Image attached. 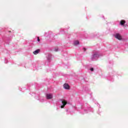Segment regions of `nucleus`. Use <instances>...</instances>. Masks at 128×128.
<instances>
[{
    "label": "nucleus",
    "mask_w": 128,
    "mask_h": 128,
    "mask_svg": "<svg viewBox=\"0 0 128 128\" xmlns=\"http://www.w3.org/2000/svg\"><path fill=\"white\" fill-rule=\"evenodd\" d=\"M81 108H80V110L82 114H88V112H90L92 108L86 105L84 106H82V104H80Z\"/></svg>",
    "instance_id": "f257e3e1"
},
{
    "label": "nucleus",
    "mask_w": 128,
    "mask_h": 128,
    "mask_svg": "<svg viewBox=\"0 0 128 128\" xmlns=\"http://www.w3.org/2000/svg\"><path fill=\"white\" fill-rule=\"evenodd\" d=\"M58 104H59V106L61 108H64L66 105V104H68V102L64 100L60 99L58 101Z\"/></svg>",
    "instance_id": "f03ea898"
},
{
    "label": "nucleus",
    "mask_w": 128,
    "mask_h": 128,
    "mask_svg": "<svg viewBox=\"0 0 128 128\" xmlns=\"http://www.w3.org/2000/svg\"><path fill=\"white\" fill-rule=\"evenodd\" d=\"M100 56V54L98 52H96L94 54L92 57L91 60H96Z\"/></svg>",
    "instance_id": "7ed1b4c3"
},
{
    "label": "nucleus",
    "mask_w": 128,
    "mask_h": 128,
    "mask_svg": "<svg viewBox=\"0 0 128 128\" xmlns=\"http://www.w3.org/2000/svg\"><path fill=\"white\" fill-rule=\"evenodd\" d=\"M114 36L116 38L119 40H121L122 36L119 34H116V35H114Z\"/></svg>",
    "instance_id": "20e7f679"
},
{
    "label": "nucleus",
    "mask_w": 128,
    "mask_h": 128,
    "mask_svg": "<svg viewBox=\"0 0 128 128\" xmlns=\"http://www.w3.org/2000/svg\"><path fill=\"white\" fill-rule=\"evenodd\" d=\"M64 90H70V85H68V84L65 83L64 84Z\"/></svg>",
    "instance_id": "39448f33"
},
{
    "label": "nucleus",
    "mask_w": 128,
    "mask_h": 128,
    "mask_svg": "<svg viewBox=\"0 0 128 128\" xmlns=\"http://www.w3.org/2000/svg\"><path fill=\"white\" fill-rule=\"evenodd\" d=\"M46 58L48 62H50V60H52V55L48 54Z\"/></svg>",
    "instance_id": "423d86ee"
},
{
    "label": "nucleus",
    "mask_w": 128,
    "mask_h": 128,
    "mask_svg": "<svg viewBox=\"0 0 128 128\" xmlns=\"http://www.w3.org/2000/svg\"><path fill=\"white\" fill-rule=\"evenodd\" d=\"M46 96L47 100H51V98H52V95L50 94H47Z\"/></svg>",
    "instance_id": "0eeeda50"
},
{
    "label": "nucleus",
    "mask_w": 128,
    "mask_h": 128,
    "mask_svg": "<svg viewBox=\"0 0 128 128\" xmlns=\"http://www.w3.org/2000/svg\"><path fill=\"white\" fill-rule=\"evenodd\" d=\"M40 50L38 49V50H34L33 52V54H38L40 53Z\"/></svg>",
    "instance_id": "6e6552de"
},
{
    "label": "nucleus",
    "mask_w": 128,
    "mask_h": 128,
    "mask_svg": "<svg viewBox=\"0 0 128 128\" xmlns=\"http://www.w3.org/2000/svg\"><path fill=\"white\" fill-rule=\"evenodd\" d=\"M124 24H126V20H122L120 22V24L121 26H124Z\"/></svg>",
    "instance_id": "1a4fd4ad"
},
{
    "label": "nucleus",
    "mask_w": 128,
    "mask_h": 128,
    "mask_svg": "<svg viewBox=\"0 0 128 128\" xmlns=\"http://www.w3.org/2000/svg\"><path fill=\"white\" fill-rule=\"evenodd\" d=\"M74 46H78V44H80V42H78V40H76L74 42Z\"/></svg>",
    "instance_id": "9d476101"
},
{
    "label": "nucleus",
    "mask_w": 128,
    "mask_h": 128,
    "mask_svg": "<svg viewBox=\"0 0 128 128\" xmlns=\"http://www.w3.org/2000/svg\"><path fill=\"white\" fill-rule=\"evenodd\" d=\"M38 100H40V102H44V98H40L38 99Z\"/></svg>",
    "instance_id": "9b49d317"
},
{
    "label": "nucleus",
    "mask_w": 128,
    "mask_h": 128,
    "mask_svg": "<svg viewBox=\"0 0 128 128\" xmlns=\"http://www.w3.org/2000/svg\"><path fill=\"white\" fill-rule=\"evenodd\" d=\"M58 48H55L54 50V52H58Z\"/></svg>",
    "instance_id": "f8f14e48"
},
{
    "label": "nucleus",
    "mask_w": 128,
    "mask_h": 128,
    "mask_svg": "<svg viewBox=\"0 0 128 128\" xmlns=\"http://www.w3.org/2000/svg\"><path fill=\"white\" fill-rule=\"evenodd\" d=\"M37 41H38V42H40V38H39V37H38Z\"/></svg>",
    "instance_id": "ddd939ff"
},
{
    "label": "nucleus",
    "mask_w": 128,
    "mask_h": 128,
    "mask_svg": "<svg viewBox=\"0 0 128 128\" xmlns=\"http://www.w3.org/2000/svg\"><path fill=\"white\" fill-rule=\"evenodd\" d=\"M90 70L91 71V72H94V68H90Z\"/></svg>",
    "instance_id": "4468645a"
},
{
    "label": "nucleus",
    "mask_w": 128,
    "mask_h": 128,
    "mask_svg": "<svg viewBox=\"0 0 128 128\" xmlns=\"http://www.w3.org/2000/svg\"><path fill=\"white\" fill-rule=\"evenodd\" d=\"M83 50H84V52H86V48H84Z\"/></svg>",
    "instance_id": "2eb2a0df"
},
{
    "label": "nucleus",
    "mask_w": 128,
    "mask_h": 128,
    "mask_svg": "<svg viewBox=\"0 0 128 128\" xmlns=\"http://www.w3.org/2000/svg\"><path fill=\"white\" fill-rule=\"evenodd\" d=\"M5 64H8V60H6V61H5Z\"/></svg>",
    "instance_id": "dca6fc26"
},
{
    "label": "nucleus",
    "mask_w": 128,
    "mask_h": 128,
    "mask_svg": "<svg viewBox=\"0 0 128 128\" xmlns=\"http://www.w3.org/2000/svg\"><path fill=\"white\" fill-rule=\"evenodd\" d=\"M109 80H111V82H114V80H113V79H112V80H111L109 79Z\"/></svg>",
    "instance_id": "f3484780"
},
{
    "label": "nucleus",
    "mask_w": 128,
    "mask_h": 128,
    "mask_svg": "<svg viewBox=\"0 0 128 128\" xmlns=\"http://www.w3.org/2000/svg\"><path fill=\"white\" fill-rule=\"evenodd\" d=\"M67 114H69L68 112H67Z\"/></svg>",
    "instance_id": "a211bd4d"
},
{
    "label": "nucleus",
    "mask_w": 128,
    "mask_h": 128,
    "mask_svg": "<svg viewBox=\"0 0 128 128\" xmlns=\"http://www.w3.org/2000/svg\"><path fill=\"white\" fill-rule=\"evenodd\" d=\"M9 32H10V31H9Z\"/></svg>",
    "instance_id": "6ab92c4d"
},
{
    "label": "nucleus",
    "mask_w": 128,
    "mask_h": 128,
    "mask_svg": "<svg viewBox=\"0 0 128 128\" xmlns=\"http://www.w3.org/2000/svg\"><path fill=\"white\" fill-rule=\"evenodd\" d=\"M66 112H68V110H66Z\"/></svg>",
    "instance_id": "aec40b11"
}]
</instances>
